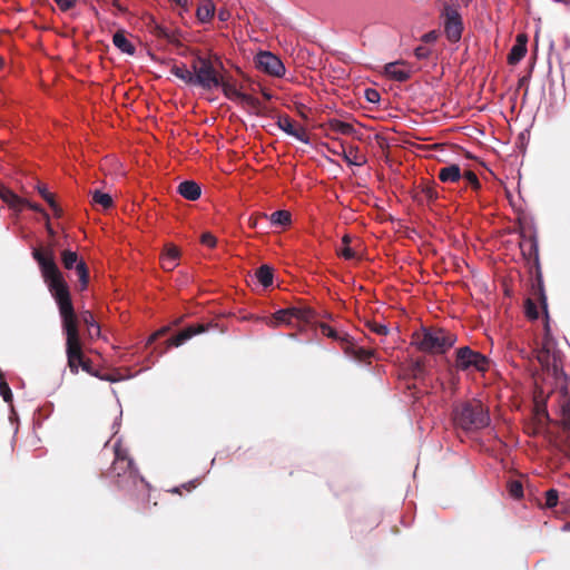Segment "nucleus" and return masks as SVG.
I'll return each instance as SVG.
<instances>
[{
  "label": "nucleus",
  "instance_id": "nucleus-32",
  "mask_svg": "<svg viewBox=\"0 0 570 570\" xmlns=\"http://www.w3.org/2000/svg\"><path fill=\"white\" fill-rule=\"evenodd\" d=\"M61 262L66 269H72L76 268L77 263L80 261L78 259V255L76 252H71L69 249H65L61 253Z\"/></svg>",
  "mask_w": 570,
  "mask_h": 570
},
{
  "label": "nucleus",
  "instance_id": "nucleus-50",
  "mask_svg": "<svg viewBox=\"0 0 570 570\" xmlns=\"http://www.w3.org/2000/svg\"><path fill=\"white\" fill-rule=\"evenodd\" d=\"M430 49L424 46H419L414 51V55L417 59H426L430 56Z\"/></svg>",
  "mask_w": 570,
  "mask_h": 570
},
{
  "label": "nucleus",
  "instance_id": "nucleus-13",
  "mask_svg": "<svg viewBox=\"0 0 570 570\" xmlns=\"http://www.w3.org/2000/svg\"><path fill=\"white\" fill-rule=\"evenodd\" d=\"M209 324H191L184 330H181L176 335L171 336L167 343L169 346L178 347L183 345L185 342L194 337L195 335L202 334L207 331Z\"/></svg>",
  "mask_w": 570,
  "mask_h": 570
},
{
  "label": "nucleus",
  "instance_id": "nucleus-44",
  "mask_svg": "<svg viewBox=\"0 0 570 570\" xmlns=\"http://www.w3.org/2000/svg\"><path fill=\"white\" fill-rule=\"evenodd\" d=\"M365 98L368 102L377 104L380 101V94L377 90L368 88L365 90Z\"/></svg>",
  "mask_w": 570,
  "mask_h": 570
},
{
  "label": "nucleus",
  "instance_id": "nucleus-16",
  "mask_svg": "<svg viewBox=\"0 0 570 570\" xmlns=\"http://www.w3.org/2000/svg\"><path fill=\"white\" fill-rule=\"evenodd\" d=\"M279 128L285 131L288 136H292L301 142H309L307 138H304V130L294 120L288 117H281L278 120Z\"/></svg>",
  "mask_w": 570,
  "mask_h": 570
},
{
  "label": "nucleus",
  "instance_id": "nucleus-11",
  "mask_svg": "<svg viewBox=\"0 0 570 570\" xmlns=\"http://www.w3.org/2000/svg\"><path fill=\"white\" fill-rule=\"evenodd\" d=\"M146 27L153 36L165 39L169 43L179 45L180 31L178 29L170 30L158 23L154 17H148Z\"/></svg>",
  "mask_w": 570,
  "mask_h": 570
},
{
  "label": "nucleus",
  "instance_id": "nucleus-27",
  "mask_svg": "<svg viewBox=\"0 0 570 570\" xmlns=\"http://www.w3.org/2000/svg\"><path fill=\"white\" fill-rule=\"evenodd\" d=\"M273 225L277 226H288L292 222V215L288 210H276L268 216V218Z\"/></svg>",
  "mask_w": 570,
  "mask_h": 570
},
{
  "label": "nucleus",
  "instance_id": "nucleus-41",
  "mask_svg": "<svg viewBox=\"0 0 570 570\" xmlns=\"http://www.w3.org/2000/svg\"><path fill=\"white\" fill-rule=\"evenodd\" d=\"M320 330H321V333L327 337H331L333 340L342 338L340 333L336 330H334L333 327H331L328 324L322 323L320 325Z\"/></svg>",
  "mask_w": 570,
  "mask_h": 570
},
{
  "label": "nucleus",
  "instance_id": "nucleus-43",
  "mask_svg": "<svg viewBox=\"0 0 570 570\" xmlns=\"http://www.w3.org/2000/svg\"><path fill=\"white\" fill-rule=\"evenodd\" d=\"M37 189H38L39 194L41 195V197L48 203L49 206L55 205V196H53V194L48 191L46 186L38 185Z\"/></svg>",
  "mask_w": 570,
  "mask_h": 570
},
{
  "label": "nucleus",
  "instance_id": "nucleus-25",
  "mask_svg": "<svg viewBox=\"0 0 570 570\" xmlns=\"http://www.w3.org/2000/svg\"><path fill=\"white\" fill-rule=\"evenodd\" d=\"M531 295H532V297H530V298H528V299L525 301V315H527V317H528L529 320L534 321V320H538V317H539V312H538L537 302H538L540 305H542V304H541V302L538 299V297L533 295V292H532V291H531ZM541 307H543V306H541ZM542 309H543L544 314H546V315H548V307H547L546 309H544V308H542Z\"/></svg>",
  "mask_w": 570,
  "mask_h": 570
},
{
  "label": "nucleus",
  "instance_id": "nucleus-34",
  "mask_svg": "<svg viewBox=\"0 0 570 570\" xmlns=\"http://www.w3.org/2000/svg\"><path fill=\"white\" fill-rule=\"evenodd\" d=\"M537 360L542 366H544V367L550 366L551 352H550V348L546 344L540 350H538Z\"/></svg>",
  "mask_w": 570,
  "mask_h": 570
},
{
  "label": "nucleus",
  "instance_id": "nucleus-4",
  "mask_svg": "<svg viewBox=\"0 0 570 570\" xmlns=\"http://www.w3.org/2000/svg\"><path fill=\"white\" fill-rule=\"evenodd\" d=\"M456 341L454 334L443 328H423L412 336V343L422 352L430 354H443L451 348Z\"/></svg>",
  "mask_w": 570,
  "mask_h": 570
},
{
  "label": "nucleus",
  "instance_id": "nucleus-54",
  "mask_svg": "<svg viewBox=\"0 0 570 570\" xmlns=\"http://www.w3.org/2000/svg\"><path fill=\"white\" fill-rule=\"evenodd\" d=\"M23 204H27V205H28L32 210H35V212L43 213V214H45V216L48 218V214H46V213L43 212V209H42V207H41L40 205H38V204H31V203H27V202H24V200H23L22 205H23Z\"/></svg>",
  "mask_w": 570,
  "mask_h": 570
},
{
  "label": "nucleus",
  "instance_id": "nucleus-58",
  "mask_svg": "<svg viewBox=\"0 0 570 570\" xmlns=\"http://www.w3.org/2000/svg\"><path fill=\"white\" fill-rule=\"evenodd\" d=\"M419 149L421 150H426V149H434V148H438L440 147L441 145H423V144H420V145H415Z\"/></svg>",
  "mask_w": 570,
  "mask_h": 570
},
{
  "label": "nucleus",
  "instance_id": "nucleus-38",
  "mask_svg": "<svg viewBox=\"0 0 570 570\" xmlns=\"http://www.w3.org/2000/svg\"><path fill=\"white\" fill-rule=\"evenodd\" d=\"M559 493L556 489H550L546 492V507L554 508L558 504Z\"/></svg>",
  "mask_w": 570,
  "mask_h": 570
},
{
  "label": "nucleus",
  "instance_id": "nucleus-2",
  "mask_svg": "<svg viewBox=\"0 0 570 570\" xmlns=\"http://www.w3.org/2000/svg\"><path fill=\"white\" fill-rule=\"evenodd\" d=\"M114 452L115 459L107 476L119 489L148 502L150 499V484L140 475L134 460L128 455V451L117 442L114 446Z\"/></svg>",
  "mask_w": 570,
  "mask_h": 570
},
{
  "label": "nucleus",
  "instance_id": "nucleus-36",
  "mask_svg": "<svg viewBox=\"0 0 570 570\" xmlns=\"http://www.w3.org/2000/svg\"><path fill=\"white\" fill-rule=\"evenodd\" d=\"M366 326L371 332L381 336H385L390 332L389 327L385 324L377 323L376 321H367Z\"/></svg>",
  "mask_w": 570,
  "mask_h": 570
},
{
  "label": "nucleus",
  "instance_id": "nucleus-48",
  "mask_svg": "<svg viewBox=\"0 0 570 570\" xmlns=\"http://www.w3.org/2000/svg\"><path fill=\"white\" fill-rule=\"evenodd\" d=\"M562 422L563 426L570 430V404L562 406Z\"/></svg>",
  "mask_w": 570,
  "mask_h": 570
},
{
  "label": "nucleus",
  "instance_id": "nucleus-9",
  "mask_svg": "<svg viewBox=\"0 0 570 570\" xmlns=\"http://www.w3.org/2000/svg\"><path fill=\"white\" fill-rule=\"evenodd\" d=\"M328 151L343 156L348 165L363 166L367 163L365 151L358 145H325Z\"/></svg>",
  "mask_w": 570,
  "mask_h": 570
},
{
  "label": "nucleus",
  "instance_id": "nucleus-63",
  "mask_svg": "<svg viewBox=\"0 0 570 570\" xmlns=\"http://www.w3.org/2000/svg\"><path fill=\"white\" fill-rule=\"evenodd\" d=\"M564 529L570 530V522L566 523Z\"/></svg>",
  "mask_w": 570,
  "mask_h": 570
},
{
  "label": "nucleus",
  "instance_id": "nucleus-28",
  "mask_svg": "<svg viewBox=\"0 0 570 570\" xmlns=\"http://www.w3.org/2000/svg\"><path fill=\"white\" fill-rule=\"evenodd\" d=\"M171 72L185 83L194 85V70H189L185 65L174 66Z\"/></svg>",
  "mask_w": 570,
  "mask_h": 570
},
{
  "label": "nucleus",
  "instance_id": "nucleus-55",
  "mask_svg": "<svg viewBox=\"0 0 570 570\" xmlns=\"http://www.w3.org/2000/svg\"><path fill=\"white\" fill-rule=\"evenodd\" d=\"M50 208L53 210L55 216L60 217L62 215V209L60 208V206L57 204L56 200H55V205L50 206Z\"/></svg>",
  "mask_w": 570,
  "mask_h": 570
},
{
  "label": "nucleus",
  "instance_id": "nucleus-18",
  "mask_svg": "<svg viewBox=\"0 0 570 570\" xmlns=\"http://www.w3.org/2000/svg\"><path fill=\"white\" fill-rule=\"evenodd\" d=\"M80 320L87 327V334L90 340L99 337L101 334L100 325L96 322L94 314L90 311L80 313Z\"/></svg>",
  "mask_w": 570,
  "mask_h": 570
},
{
  "label": "nucleus",
  "instance_id": "nucleus-15",
  "mask_svg": "<svg viewBox=\"0 0 570 570\" xmlns=\"http://www.w3.org/2000/svg\"><path fill=\"white\" fill-rule=\"evenodd\" d=\"M463 170L458 164H450L440 168L438 178L444 184H455L462 179Z\"/></svg>",
  "mask_w": 570,
  "mask_h": 570
},
{
  "label": "nucleus",
  "instance_id": "nucleus-40",
  "mask_svg": "<svg viewBox=\"0 0 570 570\" xmlns=\"http://www.w3.org/2000/svg\"><path fill=\"white\" fill-rule=\"evenodd\" d=\"M374 355V351L364 347H356L354 350V357L358 361H368Z\"/></svg>",
  "mask_w": 570,
  "mask_h": 570
},
{
  "label": "nucleus",
  "instance_id": "nucleus-42",
  "mask_svg": "<svg viewBox=\"0 0 570 570\" xmlns=\"http://www.w3.org/2000/svg\"><path fill=\"white\" fill-rule=\"evenodd\" d=\"M0 395L3 397L4 402H12V392L9 384L4 381H0Z\"/></svg>",
  "mask_w": 570,
  "mask_h": 570
},
{
  "label": "nucleus",
  "instance_id": "nucleus-24",
  "mask_svg": "<svg viewBox=\"0 0 570 570\" xmlns=\"http://www.w3.org/2000/svg\"><path fill=\"white\" fill-rule=\"evenodd\" d=\"M464 181V190L471 188V190L478 193L481 190L482 185L476 174L470 169H464L462 174V179Z\"/></svg>",
  "mask_w": 570,
  "mask_h": 570
},
{
  "label": "nucleus",
  "instance_id": "nucleus-1",
  "mask_svg": "<svg viewBox=\"0 0 570 570\" xmlns=\"http://www.w3.org/2000/svg\"><path fill=\"white\" fill-rule=\"evenodd\" d=\"M32 257L38 263L43 281L58 306L61 330L66 336V355L72 362L79 356V347L82 346L80 315L76 314L69 286L55 262L53 250L35 248Z\"/></svg>",
  "mask_w": 570,
  "mask_h": 570
},
{
  "label": "nucleus",
  "instance_id": "nucleus-23",
  "mask_svg": "<svg viewBox=\"0 0 570 570\" xmlns=\"http://www.w3.org/2000/svg\"><path fill=\"white\" fill-rule=\"evenodd\" d=\"M292 315L288 308H283L275 312L271 317L266 318V324L272 327H276L279 324L289 323Z\"/></svg>",
  "mask_w": 570,
  "mask_h": 570
},
{
  "label": "nucleus",
  "instance_id": "nucleus-7",
  "mask_svg": "<svg viewBox=\"0 0 570 570\" xmlns=\"http://www.w3.org/2000/svg\"><path fill=\"white\" fill-rule=\"evenodd\" d=\"M455 367L459 371L485 372L489 367V358L469 346H463L455 352Z\"/></svg>",
  "mask_w": 570,
  "mask_h": 570
},
{
  "label": "nucleus",
  "instance_id": "nucleus-51",
  "mask_svg": "<svg viewBox=\"0 0 570 570\" xmlns=\"http://www.w3.org/2000/svg\"><path fill=\"white\" fill-rule=\"evenodd\" d=\"M57 6L62 10V11H67L69 9H71L72 7H75L76 4V0H53Z\"/></svg>",
  "mask_w": 570,
  "mask_h": 570
},
{
  "label": "nucleus",
  "instance_id": "nucleus-19",
  "mask_svg": "<svg viewBox=\"0 0 570 570\" xmlns=\"http://www.w3.org/2000/svg\"><path fill=\"white\" fill-rule=\"evenodd\" d=\"M178 193L188 200H196L200 197V186L194 180H185L179 184Z\"/></svg>",
  "mask_w": 570,
  "mask_h": 570
},
{
  "label": "nucleus",
  "instance_id": "nucleus-22",
  "mask_svg": "<svg viewBox=\"0 0 570 570\" xmlns=\"http://www.w3.org/2000/svg\"><path fill=\"white\" fill-rule=\"evenodd\" d=\"M0 198L14 209H20L23 203V199L3 185H0Z\"/></svg>",
  "mask_w": 570,
  "mask_h": 570
},
{
  "label": "nucleus",
  "instance_id": "nucleus-64",
  "mask_svg": "<svg viewBox=\"0 0 570 570\" xmlns=\"http://www.w3.org/2000/svg\"><path fill=\"white\" fill-rule=\"evenodd\" d=\"M264 96H265L267 99H271V95H269V94H264Z\"/></svg>",
  "mask_w": 570,
  "mask_h": 570
},
{
  "label": "nucleus",
  "instance_id": "nucleus-29",
  "mask_svg": "<svg viewBox=\"0 0 570 570\" xmlns=\"http://www.w3.org/2000/svg\"><path fill=\"white\" fill-rule=\"evenodd\" d=\"M258 282L268 287L273 284V269L268 265H262L255 273Z\"/></svg>",
  "mask_w": 570,
  "mask_h": 570
},
{
  "label": "nucleus",
  "instance_id": "nucleus-30",
  "mask_svg": "<svg viewBox=\"0 0 570 570\" xmlns=\"http://www.w3.org/2000/svg\"><path fill=\"white\" fill-rule=\"evenodd\" d=\"M76 274L78 276V281L80 283V291H83L87 288L89 283V271L83 261H80L76 265Z\"/></svg>",
  "mask_w": 570,
  "mask_h": 570
},
{
  "label": "nucleus",
  "instance_id": "nucleus-31",
  "mask_svg": "<svg viewBox=\"0 0 570 570\" xmlns=\"http://www.w3.org/2000/svg\"><path fill=\"white\" fill-rule=\"evenodd\" d=\"M292 318L303 322H309L314 317V312L309 307H289Z\"/></svg>",
  "mask_w": 570,
  "mask_h": 570
},
{
  "label": "nucleus",
  "instance_id": "nucleus-3",
  "mask_svg": "<svg viewBox=\"0 0 570 570\" xmlns=\"http://www.w3.org/2000/svg\"><path fill=\"white\" fill-rule=\"evenodd\" d=\"M452 420L455 428L466 432L484 429L491 421L488 407L476 399L455 404Z\"/></svg>",
  "mask_w": 570,
  "mask_h": 570
},
{
  "label": "nucleus",
  "instance_id": "nucleus-17",
  "mask_svg": "<svg viewBox=\"0 0 570 570\" xmlns=\"http://www.w3.org/2000/svg\"><path fill=\"white\" fill-rule=\"evenodd\" d=\"M67 362H68L70 372L73 374H77L79 372L80 367L82 368V371H85L89 374H92V375L95 374L94 367H92V362L85 356L82 346L79 347V356L76 360H73L72 362L70 361V358H67Z\"/></svg>",
  "mask_w": 570,
  "mask_h": 570
},
{
  "label": "nucleus",
  "instance_id": "nucleus-60",
  "mask_svg": "<svg viewBox=\"0 0 570 570\" xmlns=\"http://www.w3.org/2000/svg\"><path fill=\"white\" fill-rule=\"evenodd\" d=\"M170 492H171V493H178V494H180V493H181V492H180V488H179V487H176V488L171 489V490H170Z\"/></svg>",
  "mask_w": 570,
  "mask_h": 570
},
{
  "label": "nucleus",
  "instance_id": "nucleus-57",
  "mask_svg": "<svg viewBox=\"0 0 570 570\" xmlns=\"http://www.w3.org/2000/svg\"><path fill=\"white\" fill-rule=\"evenodd\" d=\"M197 487V481H190L188 483H184L181 485V488H184L185 490L187 491H191L193 489H195Z\"/></svg>",
  "mask_w": 570,
  "mask_h": 570
},
{
  "label": "nucleus",
  "instance_id": "nucleus-14",
  "mask_svg": "<svg viewBox=\"0 0 570 570\" xmlns=\"http://www.w3.org/2000/svg\"><path fill=\"white\" fill-rule=\"evenodd\" d=\"M384 73L393 80L403 82L411 77L412 70L405 62L394 61L385 65Z\"/></svg>",
  "mask_w": 570,
  "mask_h": 570
},
{
  "label": "nucleus",
  "instance_id": "nucleus-37",
  "mask_svg": "<svg viewBox=\"0 0 570 570\" xmlns=\"http://www.w3.org/2000/svg\"><path fill=\"white\" fill-rule=\"evenodd\" d=\"M508 490L510 495L514 499H520L523 497V487L520 481L514 480L509 482Z\"/></svg>",
  "mask_w": 570,
  "mask_h": 570
},
{
  "label": "nucleus",
  "instance_id": "nucleus-45",
  "mask_svg": "<svg viewBox=\"0 0 570 570\" xmlns=\"http://www.w3.org/2000/svg\"><path fill=\"white\" fill-rule=\"evenodd\" d=\"M336 130L343 135H353L355 132L354 127L346 122H338L336 125Z\"/></svg>",
  "mask_w": 570,
  "mask_h": 570
},
{
  "label": "nucleus",
  "instance_id": "nucleus-5",
  "mask_svg": "<svg viewBox=\"0 0 570 570\" xmlns=\"http://www.w3.org/2000/svg\"><path fill=\"white\" fill-rule=\"evenodd\" d=\"M521 248L524 256L533 258L534 279L532 282V292L533 295L538 297L543 308L546 309L547 295L544 292L543 275L540 266L538 243L534 238H530L525 245L521 246Z\"/></svg>",
  "mask_w": 570,
  "mask_h": 570
},
{
  "label": "nucleus",
  "instance_id": "nucleus-49",
  "mask_svg": "<svg viewBox=\"0 0 570 570\" xmlns=\"http://www.w3.org/2000/svg\"><path fill=\"white\" fill-rule=\"evenodd\" d=\"M160 261L161 267L167 272H171L178 265V261H174L170 258L160 257Z\"/></svg>",
  "mask_w": 570,
  "mask_h": 570
},
{
  "label": "nucleus",
  "instance_id": "nucleus-39",
  "mask_svg": "<svg viewBox=\"0 0 570 570\" xmlns=\"http://www.w3.org/2000/svg\"><path fill=\"white\" fill-rule=\"evenodd\" d=\"M161 257L170 258V259H174V261H178L179 257H180V252H179L178 247H176L175 245L169 244V245H166L165 252L161 255Z\"/></svg>",
  "mask_w": 570,
  "mask_h": 570
},
{
  "label": "nucleus",
  "instance_id": "nucleus-56",
  "mask_svg": "<svg viewBox=\"0 0 570 570\" xmlns=\"http://www.w3.org/2000/svg\"><path fill=\"white\" fill-rule=\"evenodd\" d=\"M413 371H414V375L415 376L422 374V372H423V364L420 363V362H416L415 365H414Z\"/></svg>",
  "mask_w": 570,
  "mask_h": 570
},
{
  "label": "nucleus",
  "instance_id": "nucleus-20",
  "mask_svg": "<svg viewBox=\"0 0 570 570\" xmlns=\"http://www.w3.org/2000/svg\"><path fill=\"white\" fill-rule=\"evenodd\" d=\"M112 43L122 53L132 56L136 52L135 46L126 38L122 31H117L114 33Z\"/></svg>",
  "mask_w": 570,
  "mask_h": 570
},
{
  "label": "nucleus",
  "instance_id": "nucleus-35",
  "mask_svg": "<svg viewBox=\"0 0 570 570\" xmlns=\"http://www.w3.org/2000/svg\"><path fill=\"white\" fill-rule=\"evenodd\" d=\"M343 247L340 249V255H342L345 259H353L356 257L355 252L350 247L351 237L348 235H344L342 238Z\"/></svg>",
  "mask_w": 570,
  "mask_h": 570
},
{
  "label": "nucleus",
  "instance_id": "nucleus-62",
  "mask_svg": "<svg viewBox=\"0 0 570 570\" xmlns=\"http://www.w3.org/2000/svg\"><path fill=\"white\" fill-rule=\"evenodd\" d=\"M3 63H4L3 58L0 57V69L3 67Z\"/></svg>",
  "mask_w": 570,
  "mask_h": 570
},
{
  "label": "nucleus",
  "instance_id": "nucleus-52",
  "mask_svg": "<svg viewBox=\"0 0 570 570\" xmlns=\"http://www.w3.org/2000/svg\"><path fill=\"white\" fill-rule=\"evenodd\" d=\"M167 331H168V327H163V328L158 330L157 332H155L154 334H151L148 337L147 345L153 344L156 340L164 336L167 333Z\"/></svg>",
  "mask_w": 570,
  "mask_h": 570
},
{
  "label": "nucleus",
  "instance_id": "nucleus-8",
  "mask_svg": "<svg viewBox=\"0 0 570 570\" xmlns=\"http://www.w3.org/2000/svg\"><path fill=\"white\" fill-rule=\"evenodd\" d=\"M442 17L444 18V32L449 41L459 42L462 37L463 21L456 8L446 4Z\"/></svg>",
  "mask_w": 570,
  "mask_h": 570
},
{
  "label": "nucleus",
  "instance_id": "nucleus-46",
  "mask_svg": "<svg viewBox=\"0 0 570 570\" xmlns=\"http://www.w3.org/2000/svg\"><path fill=\"white\" fill-rule=\"evenodd\" d=\"M268 218V215L267 214H264V213H258V214H255V215H252L249 218H248V226L250 228H256L257 225H258V220L259 219H267Z\"/></svg>",
  "mask_w": 570,
  "mask_h": 570
},
{
  "label": "nucleus",
  "instance_id": "nucleus-53",
  "mask_svg": "<svg viewBox=\"0 0 570 570\" xmlns=\"http://www.w3.org/2000/svg\"><path fill=\"white\" fill-rule=\"evenodd\" d=\"M438 38V33L435 31H430V32H426L422 36V40L424 42H432V41H435Z\"/></svg>",
  "mask_w": 570,
  "mask_h": 570
},
{
  "label": "nucleus",
  "instance_id": "nucleus-21",
  "mask_svg": "<svg viewBox=\"0 0 570 570\" xmlns=\"http://www.w3.org/2000/svg\"><path fill=\"white\" fill-rule=\"evenodd\" d=\"M527 53V41L521 36L517 42L512 46L509 53V62L514 65L521 61Z\"/></svg>",
  "mask_w": 570,
  "mask_h": 570
},
{
  "label": "nucleus",
  "instance_id": "nucleus-33",
  "mask_svg": "<svg viewBox=\"0 0 570 570\" xmlns=\"http://www.w3.org/2000/svg\"><path fill=\"white\" fill-rule=\"evenodd\" d=\"M92 200L96 204L101 205L105 209L110 208L112 206V198L109 194H105L100 190H95L92 194Z\"/></svg>",
  "mask_w": 570,
  "mask_h": 570
},
{
  "label": "nucleus",
  "instance_id": "nucleus-26",
  "mask_svg": "<svg viewBox=\"0 0 570 570\" xmlns=\"http://www.w3.org/2000/svg\"><path fill=\"white\" fill-rule=\"evenodd\" d=\"M215 12V6L210 0L204 1L203 4H200L197 8L196 16L200 22H207L212 19Z\"/></svg>",
  "mask_w": 570,
  "mask_h": 570
},
{
  "label": "nucleus",
  "instance_id": "nucleus-47",
  "mask_svg": "<svg viewBox=\"0 0 570 570\" xmlns=\"http://www.w3.org/2000/svg\"><path fill=\"white\" fill-rule=\"evenodd\" d=\"M202 244L208 247H215L216 245V237L210 233H204L200 237Z\"/></svg>",
  "mask_w": 570,
  "mask_h": 570
},
{
  "label": "nucleus",
  "instance_id": "nucleus-10",
  "mask_svg": "<svg viewBox=\"0 0 570 570\" xmlns=\"http://www.w3.org/2000/svg\"><path fill=\"white\" fill-rule=\"evenodd\" d=\"M257 67L264 72L273 77H283L285 75V66L282 60L269 51H261L255 58Z\"/></svg>",
  "mask_w": 570,
  "mask_h": 570
},
{
  "label": "nucleus",
  "instance_id": "nucleus-12",
  "mask_svg": "<svg viewBox=\"0 0 570 570\" xmlns=\"http://www.w3.org/2000/svg\"><path fill=\"white\" fill-rule=\"evenodd\" d=\"M219 88H222L223 94L229 99L237 104H240L243 106L248 107H256L257 106V99L252 97L250 95L244 94L239 91L234 85L225 82L222 80V85H219Z\"/></svg>",
  "mask_w": 570,
  "mask_h": 570
},
{
  "label": "nucleus",
  "instance_id": "nucleus-59",
  "mask_svg": "<svg viewBox=\"0 0 570 570\" xmlns=\"http://www.w3.org/2000/svg\"><path fill=\"white\" fill-rule=\"evenodd\" d=\"M385 147L389 148L390 145H380V148H381V151H382V155L385 156L386 158L389 157V151L385 150Z\"/></svg>",
  "mask_w": 570,
  "mask_h": 570
},
{
  "label": "nucleus",
  "instance_id": "nucleus-61",
  "mask_svg": "<svg viewBox=\"0 0 570 570\" xmlns=\"http://www.w3.org/2000/svg\"><path fill=\"white\" fill-rule=\"evenodd\" d=\"M47 229H48V233H49L50 235H53V234H55V232H53V229L50 227V225H48V226H47Z\"/></svg>",
  "mask_w": 570,
  "mask_h": 570
},
{
  "label": "nucleus",
  "instance_id": "nucleus-6",
  "mask_svg": "<svg viewBox=\"0 0 570 570\" xmlns=\"http://www.w3.org/2000/svg\"><path fill=\"white\" fill-rule=\"evenodd\" d=\"M191 68L194 70V86L212 90L219 88V85H222V79L209 60L198 57Z\"/></svg>",
  "mask_w": 570,
  "mask_h": 570
}]
</instances>
